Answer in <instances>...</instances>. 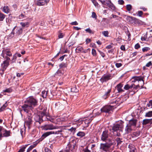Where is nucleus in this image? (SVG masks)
<instances>
[{"instance_id": "f257e3e1", "label": "nucleus", "mask_w": 152, "mask_h": 152, "mask_svg": "<svg viewBox=\"0 0 152 152\" xmlns=\"http://www.w3.org/2000/svg\"><path fill=\"white\" fill-rule=\"evenodd\" d=\"M101 140L105 142L100 144V149L106 152H109L114 142L112 138L110 131L108 130L103 131L101 136Z\"/></svg>"}, {"instance_id": "f03ea898", "label": "nucleus", "mask_w": 152, "mask_h": 152, "mask_svg": "<svg viewBox=\"0 0 152 152\" xmlns=\"http://www.w3.org/2000/svg\"><path fill=\"white\" fill-rule=\"evenodd\" d=\"M124 122L122 121H120L113 126L112 130L114 132H117L116 134L115 133V135H116L117 136L119 137L120 136L121 134L119 132L120 131L122 132V129L124 127Z\"/></svg>"}, {"instance_id": "7ed1b4c3", "label": "nucleus", "mask_w": 152, "mask_h": 152, "mask_svg": "<svg viewBox=\"0 0 152 152\" xmlns=\"http://www.w3.org/2000/svg\"><path fill=\"white\" fill-rule=\"evenodd\" d=\"M76 145V141L73 140L69 142L67 145L65 149L59 152H73Z\"/></svg>"}, {"instance_id": "20e7f679", "label": "nucleus", "mask_w": 152, "mask_h": 152, "mask_svg": "<svg viewBox=\"0 0 152 152\" xmlns=\"http://www.w3.org/2000/svg\"><path fill=\"white\" fill-rule=\"evenodd\" d=\"M126 120L129 121L128 124L133 128L136 126L137 121L136 119L132 118V115L128 116L126 118Z\"/></svg>"}, {"instance_id": "39448f33", "label": "nucleus", "mask_w": 152, "mask_h": 152, "mask_svg": "<svg viewBox=\"0 0 152 152\" xmlns=\"http://www.w3.org/2000/svg\"><path fill=\"white\" fill-rule=\"evenodd\" d=\"M127 20L129 23L132 24L134 25L138 24L141 25L142 22L141 20L135 18L132 16H128L127 18Z\"/></svg>"}, {"instance_id": "423d86ee", "label": "nucleus", "mask_w": 152, "mask_h": 152, "mask_svg": "<svg viewBox=\"0 0 152 152\" xmlns=\"http://www.w3.org/2000/svg\"><path fill=\"white\" fill-rule=\"evenodd\" d=\"M28 104L32 108L38 104V101L33 97H30L27 100Z\"/></svg>"}, {"instance_id": "0eeeda50", "label": "nucleus", "mask_w": 152, "mask_h": 152, "mask_svg": "<svg viewBox=\"0 0 152 152\" xmlns=\"http://www.w3.org/2000/svg\"><path fill=\"white\" fill-rule=\"evenodd\" d=\"M31 107L28 105L24 104L20 106L19 109L20 112L23 111L24 112L28 113L32 109Z\"/></svg>"}, {"instance_id": "6e6552de", "label": "nucleus", "mask_w": 152, "mask_h": 152, "mask_svg": "<svg viewBox=\"0 0 152 152\" xmlns=\"http://www.w3.org/2000/svg\"><path fill=\"white\" fill-rule=\"evenodd\" d=\"M42 129L45 130H51L55 129L56 127L52 124H47L42 127Z\"/></svg>"}, {"instance_id": "1a4fd4ad", "label": "nucleus", "mask_w": 152, "mask_h": 152, "mask_svg": "<svg viewBox=\"0 0 152 152\" xmlns=\"http://www.w3.org/2000/svg\"><path fill=\"white\" fill-rule=\"evenodd\" d=\"M113 109V107L109 105L105 106L101 109V111L102 112L109 113Z\"/></svg>"}, {"instance_id": "9d476101", "label": "nucleus", "mask_w": 152, "mask_h": 152, "mask_svg": "<svg viewBox=\"0 0 152 152\" xmlns=\"http://www.w3.org/2000/svg\"><path fill=\"white\" fill-rule=\"evenodd\" d=\"M111 79V75H104L100 79V81L103 83L106 82Z\"/></svg>"}, {"instance_id": "9b49d317", "label": "nucleus", "mask_w": 152, "mask_h": 152, "mask_svg": "<svg viewBox=\"0 0 152 152\" xmlns=\"http://www.w3.org/2000/svg\"><path fill=\"white\" fill-rule=\"evenodd\" d=\"M1 56L3 57H4L5 56H12V53L9 49H8L3 48Z\"/></svg>"}, {"instance_id": "f8f14e48", "label": "nucleus", "mask_w": 152, "mask_h": 152, "mask_svg": "<svg viewBox=\"0 0 152 152\" xmlns=\"http://www.w3.org/2000/svg\"><path fill=\"white\" fill-rule=\"evenodd\" d=\"M61 131H50L48 132L45 133H44L42 135V139H44V138H45L47 137L50 134H58Z\"/></svg>"}, {"instance_id": "ddd939ff", "label": "nucleus", "mask_w": 152, "mask_h": 152, "mask_svg": "<svg viewBox=\"0 0 152 152\" xmlns=\"http://www.w3.org/2000/svg\"><path fill=\"white\" fill-rule=\"evenodd\" d=\"M49 1V0H38L37 1L36 4L38 6H43L47 5Z\"/></svg>"}, {"instance_id": "4468645a", "label": "nucleus", "mask_w": 152, "mask_h": 152, "mask_svg": "<svg viewBox=\"0 0 152 152\" xmlns=\"http://www.w3.org/2000/svg\"><path fill=\"white\" fill-rule=\"evenodd\" d=\"M32 118H30V117H27L25 121V124L24 125H27L28 126V129H30L31 128L30 125L32 124Z\"/></svg>"}, {"instance_id": "2eb2a0df", "label": "nucleus", "mask_w": 152, "mask_h": 152, "mask_svg": "<svg viewBox=\"0 0 152 152\" xmlns=\"http://www.w3.org/2000/svg\"><path fill=\"white\" fill-rule=\"evenodd\" d=\"M141 81L142 83L143 84H144V81L141 76H135L133 77L132 78V83H135L136 81Z\"/></svg>"}, {"instance_id": "dca6fc26", "label": "nucleus", "mask_w": 152, "mask_h": 152, "mask_svg": "<svg viewBox=\"0 0 152 152\" xmlns=\"http://www.w3.org/2000/svg\"><path fill=\"white\" fill-rule=\"evenodd\" d=\"M133 128L127 124L125 128V131L126 134H128L130 133L133 130Z\"/></svg>"}, {"instance_id": "f3484780", "label": "nucleus", "mask_w": 152, "mask_h": 152, "mask_svg": "<svg viewBox=\"0 0 152 152\" xmlns=\"http://www.w3.org/2000/svg\"><path fill=\"white\" fill-rule=\"evenodd\" d=\"M44 116H45V113H43L42 111H41L40 113V116L38 115H37L36 116V118L38 119L37 120H36V121L37 122H38L39 123V124H40L41 122L42 121V120L41 117H43Z\"/></svg>"}, {"instance_id": "a211bd4d", "label": "nucleus", "mask_w": 152, "mask_h": 152, "mask_svg": "<svg viewBox=\"0 0 152 152\" xmlns=\"http://www.w3.org/2000/svg\"><path fill=\"white\" fill-rule=\"evenodd\" d=\"M106 6H108L110 8L113 10H115L116 9V7L114 4L112 2L111 0H110L108 2H107Z\"/></svg>"}, {"instance_id": "6ab92c4d", "label": "nucleus", "mask_w": 152, "mask_h": 152, "mask_svg": "<svg viewBox=\"0 0 152 152\" xmlns=\"http://www.w3.org/2000/svg\"><path fill=\"white\" fill-rule=\"evenodd\" d=\"M2 137H7L10 136V132L8 131L6 129L2 128Z\"/></svg>"}, {"instance_id": "aec40b11", "label": "nucleus", "mask_w": 152, "mask_h": 152, "mask_svg": "<svg viewBox=\"0 0 152 152\" xmlns=\"http://www.w3.org/2000/svg\"><path fill=\"white\" fill-rule=\"evenodd\" d=\"M9 65V63L8 62L3 61L1 65V69H3V70H5Z\"/></svg>"}, {"instance_id": "412c9836", "label": "nucleus", "mask_w": 152, "mask_h": 152, "mask_svg": "<svg viewBox=\"0 0 152 152\" xmlns=\"http://www.w3.org/2000/svg\"><path fill=\"white\" fill-rule=\"evenodd\" d=\"M123 86V85L121 83H120L117 85L116 88H117L118 92L120 93L123 91V90L122 89Z\"/></svg>"}, {"instance_id": "4be33fe9", "label": "nucleus", "mask_w": 152, "mask_h": 152, "mask_svg": "<svg viewBox=\"0 0 152 152\" xmlns=\"http://www.w3.org/2000/svg\"><path fill=\"white\" fill-rule=\"evenodd\" d=\"M69 45V46H72L75 43V42L72 39H69L67 42H66Z\"/></svg>"}, {"instance_id": "5701e85b", "label": "nucleus", "mask_w": 152, "mask_h": 152, "mask_svg": "<svg viewBox=\"0 0 152 152\" xmlns=\"http://www.w3.org/2000/svg\"><path fill=\"white\" fill-rule=\"evenodd\" d=\"M152 120V118L150 119H144L142 122L143 125H146L147 124H150L151 121Z\"/></svg>"}, {"instance_id": "b1692460", "label": "nucleus", "mask_w": 152, "mask_h": 152, "mask_svg": "<svg viewBox=\"0 0 152 152\" xmlns=\"http://www.w3.org/2000/svg\"><path fill=\"white\" fill-rule=\"evenodd\" d=\"M20 24L23 28L27 27L29 26V22H21L20 23Z\"/></svg>"}, {"instance_id": "393cba45", "label": "nucleus", "mask_w": 152, "mask_h": 152, "mask_svg": "<svg viewBox=\"0 0 152 152\" xmlns=\"http://www.w3.org/2000/svg\"><path fill=\"white\" fill-rule=\"evenodd\" d=\"M134 85V84H132L131 85H129L127 84L125 85L124 86V88L126 90H128L129 89H131L133 87V86Z\"/></svg>"}, {"instance_id": "a878e982", "label": "nucleus", "mask_w": 152, "mask_h": 152, "mask_svg": "<svg viewBox=\"0 0 152 152\" xmlns=\"http://www.w3.org/2000/svg\"><path fill=\"white\" fill-rule=\"evenodd\" d=\"M111 91V89H109L106 92L103 96V98L104 99H106L110 95V93Z\"/></svg>"}, {"instance_id": "bb28decb", "label": "nucleus", "mask_w": 152, "mask_h": 152, "mask_svg": "<svg viewBox=\"0 0 152 152\" xmlns=\"http://www.w3.org/2000/svg\"><path fill=\"white\" fill-rule=\"evenodd\" d=\"M3 11L6 13H8L10 12V9L8 6H4L3 8Z\"/></svg>"}, {"instance_id": "cd10ccee", "label": "nucleus", "mask_w": 152, "mask_h": 152, "mask_svg": "<svg viewBox=\"0 0 152 152\" xmlns=\"http://www.w3.org/2000/svg\"><path fill=\"white\" fill-rule=\"evenodd\" d=\"M85 135V133L83 132H79L77 134V136L80 137L84 136Z\"/></svg>"}, {"instance_id": "c85d7f7f", "label": "nucleus", "mask_w": 152, "mask_h": 152, "mask_svg": "<svg viewBox=\"0 0 152 152\" xmlns=\"http://www.w3.org/2000/svg\"><path fill=\"white\" fill-rule=\"evenodd\" d=\"M37 143H35L33 144L32 145H31L27 149V152H29L33 148L35 147L37 145Z\"/></svg>"}, {"instance_id": "c756f323", "label": "nucleus", "mask_w": 152, "mask_h": 152, "mask_svg": "<svg viewBox=\"0 0 152 152\" xmlns=\"http://www.w3.org/2000/svg\"><path fill=\"white\" fill-rule=\"evenodd\" d=\"M122 138L120 137H117L115 139V140L117 142V145L121 144L122 142Z\"/></svg>"}, {"instance_id": "7c9ffc66", "label": "nucleus", "mask_w": 152, "mask_h": 152, "mask_svg": "<svg viewBox=\"0 0 152 152\" xmlns=\"http://www.w3.org/2000/svg\"><path fill=\"white\" fill-rule=\"evenodd\" d=\"M63 75L62 72L60 70H58L54 75V76H61Z\"/></svg>"}, {"instance_id": "2f4dec72", "label": "nucleus", "mask_w": 152, "mask_h": 152, "mask_svg": "<svg viewBox=\"0 0 152 152\" xmlns=\"http://www.w3.org/2000/svg\"><path fill=\"white\" fill-rule=\"evenodd\" d=\"M145 116L147 117H152V111H149L146 113Z\"/></svg>"}, {"instance_id": "473e14b6", "label": "nucleus", "mask_w": 152, "mask_h": 152, "mask_svg": "<svg viewBox=\"0 0 152 152\" xmlns=\"http://www.w3.org/2000/svg\"><path fill=\"white\" fill-rule=\"evenodd\" d=\"M42 111L43 113H45V116H48V111H47V108L46 107L44 108L43 109V111Z\"/></svg>"}, {"instance_id": "72a5a7b5", "label": "nucleus", "mask_w": 152, "mask_h": 152, "mask_svg": "<svg viewBox=\"0 0 152 152\" xmlns=\"http://www.w3.org/2000/svg\"><path fill=\"white\" fill-rule=\"evenodd\" d=\"M71 91L73 92H77L78 91V90L77 89L76 86H74L71 88Z\"/></svg>"}, {"instance_id": "f704fd0d", "label": "nucleus", "mask_w": 152, "mask_h": 152, "mask_svg": "<svg viewBox=\"0 0 152 152\" xmlns=\"http://www.w3.org/2000/svg\"><path fill=\"white\" fill-rule=\"evenodd\" d=\"M128 148L130 149L129 151L135 149L134 146L132 144H130L129 145Z\"/></svg>"}, {"instance_id": "c9c22d12", "label": "nucleus", "mask_w": 152, "mask_h": 152, "mask_svg": "<svg viewBox=\"0 0 152 152\" xmlns=\"http://www.w3.org/2000/svg\"><path fill=\"white\" fill-rule=\"evenodd\" d=\"M5 17V15L0 12V21H3Z\"/></svg>"}, {"instance_id": "e433bc0d", "label": "nucleus", "mask_w": 152, "mask_h": 152, "mask_svg": "<svg viewBox=\"0 0 152 152\" xmlns=\"http://www.w3.org/2000/svg\"><path fill=\"white\" fill-rule=\"evenodd\" d=\"M118 43H120L121 44L124 43V42H126V41L124 39H118L116 40Z\"/></svg>"}, {"instance_id": "4c0bfd02", "label": "nucleus", "mask_w": 152, "mask_h": 152, "mask_svg": "<svg viewBox=\"0 0 152 152\" xmlns=\"http://www.w3.org/2000/svg\"><path fill=\"white\" fill-rule=\"evenodd\" d=\"M3 58H4L5 60L4 61L6 62H8L9 63V61L10 60V58L8 57L7 56H5L4 57H3Z\"/></svg>"}, {"instance_id": "58836bf2", "label": "nucleus", "mask_w": 152, "mask_h": 152, "mask_svg": "<svg viewBox=\"0 0 152 152\" xmlns=\"http://www.w3.org/2000/svg\"><path fill=\"white\" fill-rule=\"evenodd\" d=\"M47 94V91H43L42 92V96L43 98H45L46 97Z\"/></svg>"}, {"instance_id": "ea45409f", "label": "nucleus", "mask_w": 152, "mask_h": 152, "mask_svg": "<svg viewBox=\"0 0 152 152\" xmlns=\"http://www.w3.org/2000/svg\"><path fill=\"white\" fill-rule=\"evenodd\" d=\"M25 130H26V128L25 127V125H24V126L23 127V128H21L20 129V133H21V135L22 136H23V132H24V133H25Z\"/></svg>"}, {"instance_id": "a19ab883", "label": "nucleus", "mask_w": 152, "mask_h": 152, "mask_svg": "<svg viewBox=\"0 0 152 152\" xmlns=\"http://www.w3.org/2000/svg\"><path fill=\"white\" fill-rule=\"evenodd\" d=\"M7 102H6L3 105L2 107L1 108L0 110L1 111H3L5 108L7 106Z\"/></svg>"}, {"instance_id": "79ce46f5", "label": "nucleus", "mask_w": 152, "mask_h": 152, "mask_svg": "<svg viewBox=\"0 0 152 152\" xmlns=\"http://www.w3.org/2000/svg\"><path fill=\"white\" fill-rule=\"evenodd\" d=\"M91 121V120L90 119H89L88 120H86L84 121V123L85 124L87 125L86 126L87 127H88L89 125V124H90Z\"/></svg>"}, {"instance_id": "37998d69", "label": "nucleus", "mask_w": 152, "mask_h": 152, "mask_svg": "<svg viewBox=\"0 0 152 152\" xmlns=\"http://www.w3.org/2000/svg\"><path fill=\"white\" fill-rule=\"evenodd\" d=\"M126 8L127 10L128 11H129L132 10V6L131 4L127 5L126 6Z\"/></svg>"}, {"instance_id": "c03bdc74", "label": "nucleus", "mask_w": 152, "mask_h": 152, "mask_svg": "<svg viewBox=\"0 0 152 152\" xmlns=\"http://www.w3.org/2000/svg\"><path fill=\"white\" fill-rule=\"evenodd\" d=\"M12 91V90L10 88H9L8 89H5V90H3L2 92V93L3 94H4V92H7V93H10Z\"/></svg>"}, {"instance_id": "a18cd8bd", "label": "nucleus", "mask_w": 152, "mask_h": 152, "mask_svg": "<svg viewBox=\"0 0 152 152\" xmlns=\"http://www.w3.org/2000/svg\"><path fill=\"white\" fill-rule=\"evenodd\" d=\"M88 146L86 147L85 148L83 149V152H91V151L88 149Z\"/></svg>"}, {"instance_id": "49530a36", "label": "nucleus", "mask_w": 152, "mask_h": 152, "mask_svg": "<svg viewBox=\"0 0 152 152\" xmlns=\"http://www.w3.org/2000/svg\"><path fill=\"white\" fill-rule=\"evenodd\" d=\"M23 32V29L21 28H19L18 29V31L17 32V33L18 34H20Z\"/></svg>"}, {"instance_id": "de8ad7c7", "label": "nucleus", "mask_w": 152, "mask_h": 152, "mask_svg": "<svg viewBox=\"0 0 152 152\" xmlns=\"http://www.w3.org/2000/svg\"><path fill=\"white\" fill-rule=\"evenodd\" d=\"M147 106L149 107L152 108V100L149 101L148 103L147 104Z\"/></svg>"}, {"instance_id": "09e8293b", "label": "nucleus", "mask_w": 152, "mask_h": 152, "mask_svg": "<svg viewBox=\"0 0 152 152\" xmlns=\"http://www.w3.org/2000/svg\"><path fill=\"white\" fill-rule=\"evenodd\" d=\"M59 66L60 68L65 67H66V65L65 63L63 62L60 64Z\"/></svg>"}, {"instance_id": "8fccbe9b", "label": "nucleus", "mask_w": 152, "mask_h": 152, "mask_svg": "<svg viewBox=\"0 0 152 152\" xmlns=\"http://www.w3.org/2000/svg\"><path fill=\"white\" fill-rule=\"evenodd\" d=\"M91 17L93 18H94L95 19L97 18V16L95 12H92Z\"/></svg>"}, {"instance_id": "3c124183", "label": "nucleus", "mask_w": 152, "mask_h": 152, "mask_svg": "<svg viewBox=\"0 0 152 152\" xmlns=\"http://www.w3.org/2000/svg\"><path fill=\"white\" fill-rule=\"evenodd\" d=\"M150 50V48L148 47H145L144 48H142V51L143 52H145L146 51H147Z\"/></svg>"}, {"instance_id": "603ef678", "label": "nucleus", "mask_w": 152, "mask_h": 152, "mask_svg": "<svg viewBox=\"0 0 152 152\" xmlns=\"http://www.w3.org/2000/svg\"><path fill=\"white\" fill-rule=\"evenodd\" d=\"M143 14V12L141 11H138L137 12V15L139 17H142V15Z\"/></svg>"}, {"instance_id": "864d4df0", "label": "nucleus", "mask_w": 152, "mask_h": 152, "mask_svg": "<svg viewBox=\"0 0 152 152\" xmlns=\"http://www.w3.org/2000/svg\"><path fill=\"white\" fill-rule=\"evenodd\" d=\"M102 34L105 37H107L108 36V32L107 31H103Z\"/></svg>"}, {"instance_id": "5fc2aeb1", "label": "nucleus", "mask_w": 152, "mask_h": 152, "mask_svg": "<svg viewBox=\"0 0 152 152\" xmlns=\"http://www.w3.org/2000/svg\"><path fill=\"white\" fill-rule=\"evenodd\" d=\"M113 47V43H111V44L110 45H108L107 46L106 48L107 49H110L112 48Z\"/></svg>"}, {"instance_id": "6e6d98bb", "label": "nucleus", "mask_w": 152, "mask_h": 152, "mask_svg": "<svg viewBox=\"0 0 152 152\" xmlns=\"http://www.w3.org/2000/svg\"><path fill=\"white\" fill-rule=\"evenodd\" d=\"M118 4L121 5H123L124 3V2L123 0H118Z\"/></svg>"}, {"instance_id": "4d7b16f0", "label": "nucleus", "mask_w": 152, "mask_h": 152, "mask_svg": "<svg viewBox=\"0 0 152 152\" xmlns=\"http://www.w3.org/2000/svg\"><path fill=\"white\" fill-rule=\"evenodd\" d=\"M83 50V48L81 47H78L76 49V50L79 51H82Z\"/></svg>"}, {"instance_id": "13d9d810", "label": "nucleus", "mask_w": 152, "mask_h": 152, "mask_svg": "<svg viewBox=\"0 0 152 152\" xmlns=\"http://www.w3.org/2000/svg\"><path fill=\"white\" fill-rule=\"evenodd\" d=\"M133 135L136 137H138L140 135L139 132L137 131L133 133Z\"/></svg>"}, {"instance_id": "bf43d9fd", "label": "nucleus", "mask_w": 152, "mask_h": 152, "mask_svg": "<svg viewBox=\"0 0 152 152\" xmlns=\"http://www.w3.org/2000/svg\"><path fill=\"white\" fill-rule=\"evenodd\" d=\"M115 65L117 68H119L122 66V64L121 63H116Z\"/></svg>"}, {"instance_id": "052dcab7", "label": "nucleus", "mask_w": 152, "mask_h": 152, "mask_svg": "<svg viewBox=\"0 0 152 152\" xmlns=\"http://www.w3.org/2000/svg\"><path fill=\"white\" fill-rule=\"evenodd\" d=\"M92 54L94 56H95L96 55V52L95 50L92 49Z\"/></svg>"}, {"instance_id": "680f3d73", "label": "nucleus", "mask_w": 152, "mask_h": 152, "mask_svg": "<svg viewBox=\"0 0 152 152\" xmlns=\"http://www.w3.org/2000/svg\"><path fill=\"white\" fill-rule=\"evenodd\" d=\"M16 55V54H15V55L13 56V58L12 59V61L13 62H15L16 59L17 57Z\"/></svg>"}, {"instance_id": "e2e57ef3", "label": "nucleus", "mask_w": 152, "mask_h": 152, "mask_svg": "<svg viewBox=\"0 0 152 152\" xmlns=\"http://www.w3.org/2000/svg\"><path fill=\"white\" fill-rule=\"evenodd\" d=\"M25 148L26 147H23L21 149H20L18 152H23L24 151Z\"/></svg>"}, {"instance_id": "0e129e2a", "label": "nucleus", "mask_w": 152, "mask_h": 152, "mask_svg": "<svg viewBox=\"0 0 152 152\" xmlns=\"http://www.w3.org/2000/svg\"><path fill=\"white\" fill-rule=\"evenodd\" d=\"M152 65L151 61H150L145 66L147 67H149L150 66Z\"/></svg>"}, {"instance_id": "69168bd1", "label": "nucleus", "mask_w": 152, "mask_h": 152, "mask_svg": "<svg viewBox=\"0 0 152 152\" xmlns=\"http://www.w3.org/2000/svg\"><path fill=\"white\" fill-rule=\"evenodd\" d=\"M85 31L89 33H92V31L90 28H88L86 29Z\"/></svg>"}, {"instance_id": "338daca9", "label": "nucleus", "mask_w": 152, "mask_h": 152, "mask_svg": "<svg viewBox=\"0 0 152 152\" xmlns=\"http://www.w3.org/2000/svg\"><path fill=\"white\" fill-rule=\"evenodd\" d=\"M70 24L72 25H78V23L76 21H75L72 22Z\"/></svg>"}, {"instance_id": "774afa93", "label": "nucleus", "mask_w": 152, "mask_h": 152, "mask_svg": "<svg viewBox=\"0 0 152 152\" xmlns=\"http://www.w3.org/2000/svg\"><path fill=\"white\" fill-rule=\"evenodd\" d=\"M140 47V46L138 43L136 44L134 46V48L136 49H138Z\"/></svg>"}]
</instances>
